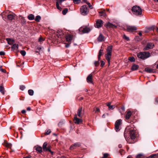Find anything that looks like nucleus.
Segmentation results:
<instances>
[{
	"mask_svg": "<svg viewBox=\"0 0 158 158\" xmlns=\"http://www.w3.org/2000/svg\"><path fill=\"white\" fill-rule=\"evenodd\" d=\"M142 156V155L141 154H139L136 156V158H139Z\"/></svg>",
	"mask_w": 158,
	"mask_h": 158,
	"instance_id": "nucleus-55",
	"label": "nucleus"
},
{
	"mask_svg": "<svg viewBox=\"0 0 158 158\" xmlns=\"http://www.w3.org/2000/svg\"><path fill=\"white\" fill-rule=\"evenodd\" d=\"M21 112L22 114H25L26 113V110H23L21 111Z\"/></svg>",
	"mask_w": 158,
	"mask_h": 158,
	"instance_id": "nucleus-59",
	"label": "nucleus"
},
{
	"mask_svg": "<svg viewBox=\"0 0 158 158\" xmlns=\"http://www.w3.org/2000/svg\"><path fill=\"white\" fill-rule=\"evenodd\" d=\"M111 103L110 102H109L107 103L106 105L107 106L109 107L110 106Z\"/></svg>",
	"mask_w": 158,
	"mask_h": 158,
	"instance_id": "nucleus-60",
	"label": "nucleus"
},
{
	"mask_svg": "<svg viewBox=\"0 0 158 158\" xmlns=\"http://www.w3.org/2000/svg\"><path fill=\"white\" fill-rule=\"evenodd\" d=\"M115 106L114 105H111L108 107L109 109L110 110H112L115 108Z\"/></svg>",
	"mask_w": 158,
	"mask_h": 158,
	"instance_id": "nucleus-40",
	"label": "nucleus"
},
{
	"mask_svg": "<svg viewBox=\"0 0 158 158\" xmlns=\"http://www.w3.org/2000/svg\"><path fill=\"white\" fill-rule=\"evenodd\" d=\"M28 19L30 20H33L35 19V17L33 15L31 14L28 15Z\"/></svg>",
	"mask_w": 158,
	"mask_h": 158,
	"instance_id": "nucleus-29",
	"label": "nucleus"
},
{
	"mask_svg": "<svg viewBox=\"0 0 158 158\" xmlns=\"http://www.w3.org/2000/svg\"><path fill=\"white\" fill-rule=\"evenodd\" d=\"M4 14V13L3 12V13H2L1 14V15L2 16V19H3L5 20V19H4V17L3 16V15Z\"/></svg>",
	"mask_w": 158,
	"mask_h": 158,
	"instance_id": "nucleus-62",
	"label": "nucleus"
},
{
	"mask_svg": "<svg viewBox=\"0 0 158 158\" xmlns=\"http://www.w3.org/2000/svg\"><path fill=\"white\" fill-rule=\"evenodd\" d=\"M31 156L30 155H29L26 157H24L23 158H31Z\"/></svg>",
	"mask_w": 158,
	"mask_h": 158,
	"instance_id": "nucleus-57",
	"label": "nucleus"
},
{
	"mask_svg": "<svg viewBox=\"0 0 158 158\" xmlns=\"http://www.w3.org/2000/svg\"><path fill=\"white\" fill-rule=\"evenodd\" d=\"M41 19V17L40 15H37L35 19V21L37 22H39Z\"/></svg>",
	"mask_w": 158,
	"mask_h": 158,
	"instance_id": "nucleus-31",
	"label": "nucleus"
},
{
	"mask_svg": "<svg viewBox=\"0 0 158 158\" xmlns=\"http://www.w3.org/2000/svg\"><path fill=\"white\" fill-rule=\"evenodd\" d=\"M82 110V107L79 108L77 111V115L80 117L81 118L83 116V114L81 113Z\"/></svg>",
	"mask_w": 158,
	"mask_h": 158,
	"instance_id": "nucleus-17",
	"label": "nucleus"
},
{
	"mask_svg": "<svg viewBox=\"0 0 158 158\" xmlns=\"http://www.w3.org/2000/svg\"><path fill=\"white\" fill-rule=\"evenodd\" d=\"M134 127V125L131 124L130 125V126H128L127 127V128H128L129 129H130V127L133 128H131L130 131V135L131 138L132 139H134L135 138L136 134V131L133 128Z\"/></svg>",
	"mask_w": 158,
	"mask_h": 158,
	"instance_id": "nucleus-3",
	"label": "nucleus"
},
{
	"mask_svg": "<svg viewBox=\"0 0 158 158\" xmlns=\"http://www.w3.org/2000/svg\"><path fill=\"white\" fill-rule=\"evenodd\" d=\"M5 146L7 147L10 148L12 146V145L10 143H5Z\"/></svg>",
	"mask_w": 158,
	"mask_h": 158,
	"instance_id": "nucleus-38",
	"label": "nucleus"
},
{
	"mask_svg": "<svg viewBox=\"0 0 158 158\" xmlns=\"http://www.w3.org/2000/svg\"><path fill=\"white\" fill-rule=\"evenodd\" d=\"M44 148V150H43L44 152H47L48 151L50 152V153H51L52 154L53 153V152L51 151V150L50 149V146H48V147H47L46 148Z\"/></svg>",
	"mask_w": 158,
	"mask_h": 158,
	"instance_id": "nucleus-25",
	"label": "nucleus"
},
{
	"mask_svg": "<svg viewBox=\"0 0 158 158\" xmlns=\"http://www.w3.org/2000/svg\"><path fill=\"white\" fill-rule=\"evenodd\" d=\"M79 31L81 32L82 33H85L89 32L90 31V29L88 27H81L79 29Z\"/></svg>",
	"mask_w": 158,
	"mask_h": 158,
	"instance_id": "nucleus-6",
	"label": "nucleus"
},
{
	"mask_svg": "<svg viewBox=\"0 0 158 158\" xmlns=\"http://www.w3.org/2000/svg\"><path fill=\"white\" fill-rule=\"evenodd\" d=\"M158 154H154L150 156L148 158H158Z\"/></svg>",
	"mask_w": 158,
	"mask_h": 158,
	"instance_id": "nucleus-26",
	"label": "nucleus"
},
{
	"mask_svg": "<svg viewBox=\"0 0 158 158\" xmlns=\"http://www.w3.org/2000/svg\"><path fill=\"white\" fill-rule=\"evenodd\" d=\"M122 120L120 119L116 121L115 124V129L117 132L118 131L120 130V128Z\"/></svg>",
	"mask_w": 158,
	"mask_h": 158,
	"instance_id": "nucleus-5",
	"label": "nucleus"
},
{
	"mask_svg": "<svg viewBox=\"0 0 158 158\" xmlns=\"http://www.w3.org/2000/svg\"><path fill=\"white\" fill-rule=\"evenodd\" d=\"M56 6L57 8L58 9H59V1H57L56 2Z\"/></svg>",
	"mask_w": 158,
	"mask_h": 158,
	"instance_id": "nucleus-50",
	"label": "nucleus"
},
{
	"mask_svg": "<svg viewBox=\"0 0 158 158\" xmlns=\"http://www.w3.org/2000/svg\"><path fill=\"white\" fill-rule=\"evenodd\" d=\"M154 46V44L152 43H148L147 44L146 47L143 48V50H148L149 49L152 48Z\"/></svg>",
	"mask_w": 158,
	"mask_h": 158,
	"instance_id": "nucleus-7",
	"label": "nucleus"
},
{
	"mask_svg": "<svg viewBox=\"0 0 158 158\" xmlns=\"http://www.w3.org/2000/svg\"><path fill=\"white\" fill-rule=\"evenodd\" d=\"M20 52L21 55L23 56H25L26 54V52L24 50L21 51Z\"/></svg>",
	"mask_w": 158,
	"mask_h": 158,
	"instance_id": "nucleus-39",
	"label": "nucleus"
},
{
	"mask_svg": "<svg viewBox=\"0 0 158 158\" xmlns=\"http://www.w3.org/2000/svg\"><path fill=\"white\" fill-rule=\"evenodd\" d=\"M111 55L112 54L111 53H107L106 54L105 56V57L106 59V60L107 61L109 65L110 64V61L111 58Z\"/></svg>",
	"mask_w": 158,
	"mask_h": 158,
	"instance_id": "nucleus-14",
	"label": "nucleus"
},
{
	"mask_svg": "<svg viewBox=\"0 0 158 158\" xmlns=\"http://www.w3.org/2000/svg\"><path fill=\"white\" fill-rule=\"evenodd\" d=\"M31 110V109L30 107H28L27 108V110L28 111H30Z\"/></svg>",
	"mask_w": 158,
	"mask_h": 158,
	"instance_id": "nucleus-63",
	"label": "nucleus"
},
{
	"mask_svg": "<svg viewBox=\"0 0 158 158\" xmlns=\"http://www.w3.org/2000/svg\"><path fill=\"white\" fill-rule=\"evenodd\" d=\"M139 68V66L135 64H134L131 67V70L132 71L137 70Z\"/></svg>",
	"mask_w": 158,
	"mask_h": 158,
	"instance_id": "nucleus-20",
	"label": "nucleus"
},
{
	"mask_svg": "<svg viewBox=\"0 0 158 158\" xmlns=\"http://www.w3.org/2000/svg\"><path fill=\"white\" fill-rule=\"evenodd\" d=\"M51 132V131L49 129V130H48L47 131L45 132V134L48 135Z\"/></svg>",
	"mask_w": 158,
	"mask_h": 158,
	"instance_id": "nucleus-44",
	"label": "nucleus"
},
{
	"mask_svg": "<svg viewBox=\"0 0 158 158\" xmlns=\"http://www.w3.org/2000/svg\"><path fill=\"white\" fill-rule=\"evenodd\" d=\"M103 50L101 49L99 51L98 58V60H99L100 59L101 56L103 54Z\"/></svg>",
	"mask_w": 158,
	"mask_h": 158,
	"instance_id": "nucleus-23",
	"label": "nucleus"
},
{
	"mask_svg": "<svg viewBox=\"0 0 158 158\" xmlns=\"http://www.w3.org/2000/svg\"><path fill=\"white\" fill-rule=\"evenodd\" d=\"M19 48V45L17 44H13L12 47H11V48L14 50L17 49H18Z\"/></svg>",
	"mask_w": 158,
	"mask_h": 158,
	"instance_id": "nucleus-27",
	"label": "nucleus"
},
{
	"mask_svg": "<svg viewBox=\"0 0 158 158\" xmlns=\"http://www.w3.org/2000/svg\"><path fill=\"white\" fill-rule=\"evenodd\" d=\"M0 71H2V72L4 73H5L6 71L5 69H0Z\"/></svg>",
	"mask_w": 158,
	"mask_h": 158,
	"instance_id": "nucleus-56",
	"label": "nucleus"
},
{
	"mask_svg": "<svg viewBox=\"0 0 158 158\" xmlns=\"http://www.w3.org/2000/svg\"><path fill=\"white\" fill-rule=\"evenodd\" d=\"M68 9L67 8H65L62 11V13L63 15H65L68 12Z\"/></svg>",
	"mask_w": 158,
	"mask_h": 158,
	"instance_id": "nucleus-33",
	"label": "nucleus"
},
{
	"mask_svg": "<svg viewBox=\"0 0 158 158\" xmlns=\"http://www.w3.org/2000/svg\"><path fill=\"white\" fill-rule=\"evenodd\" d=\"M35 150L38 152L41 153L42 152V149L41 146L37 145L35 147Z\"/></svg>",
	"mask_w": 158,
	"mask_h": 158,
	"instance_id": "nucleus-16",
	"label": "nucleus"
},
{
	"mask_svg": "<svg viewBox=\"0 0 158 158\" xmlns=\"http://www.w3.org/2000/svg\"><path fill=\"white\" fill-rule=\"evenodd\" d=\"M5 89L4 87L0 85V92L3 94H4Z\"/></svg>",
	"mask_w": 158,
	"mask_h": 158,
	"instance_id": "nucleus-30",
	"label": "nucleus"
},
{
	"mask_svg": "<svg viewBox=\"0 0 158 158\" xmlns=\"http://www.w3.org/2000/svg\"><path fill=\"white\" fill-rule=\"evenodd\" d=\"M100 111V109L98 108L97 107L96 108L95 112H99Z\"/></svg>",
	"mask_w": 158,
	"mask_h": 158,
	"instance_id": "nucleus-54",
	"label": "nucleus"
},
{
	"mask_svg": "<svg viewBox=\"0 0 158 158\" xmlns=\"http://www.w3.org/2000/svg\"><path fill=\"white\" fill-rule=\"evenodd\" d=\"M93 75L92 74H89L86 78V80L88 83L93 84L92 78Z\"/></svg>",
	"mask_w": 158,
	"mask_h": 158,
	"instance_id": "nucleus-11",
	"label": "nucleus"
},
{
	"mask_svg": "<svg viewBox=\"0 0 158 158\" xmlns=\"http://www.w3.org/2000/svg\"><path fill=\"white\" fill-rule=\"evenodd\" d=\"M34 92L32 89H29L28 90V93L29 95L32 96L33 95Z\"/></svg>",
	"mask_w": 158,
	"mask_h": 158,
	"instance_id": "nucleus-32",
	"label": "nucleus"
},
{
	"mask_svg": "<svg viewBox=\"0 0 158 158\" xmlns=\"http://www.w3.org/2000/svg\"><path fill=\"white\" fill-rule=\"evenodd\" d=\"M73 3L75 4H78L80 3L81 2V0H73Z\"/></svg>",
	"mask_w": 158,
	"mask_h": 158,
	"instance_id": "nucleus-37",
	"label": "nucleus"
},
{
	"mask_svg": "<svg viewBox=\"0 0 158 158\" xmlns=\"http://www.w3.org/2000/svg\"><path fill=\"white\" fill-rule=\"evenodd\" d=\"M15 17V15L12 14H9L7 16L8 19L10 21H12L14 19Z\"/></svg>",
	"mask_w": 158,
	"mask_h": 158,
	"instance_id": "nucleus-22",
	"label": "nucleus"
},
{
	"mask_svg": "<svg viewBox=\"0 0 158 158\" xmlns=\"http://www.w3.org/2000/svg\"><path fill=\"white\" fill-rule=\"evenodd\" d=\"M99 64V63L98 61H96L94 62V64L96 66H98Z\"/></svg>",
	"mask_w": 158,
	"mask_h": 158,
	"instance_id": "nucleus-46",
	"label": "nucleus"
},
{
	"mask_svg": "<svg viewBox=\"0 0 158 158\" xmlns=\"http://www.w3.org/2000/svg\"><path fill=\"white\" fill-rule=\"evenodd\" d=\"M123 38L124 39L126 40H127V41H128V40H129V37H127V36L125 35H124V36H123Z\"/></svg>",
	"mask_w": 158,
	"mask_h": 158,
	"instance_id": "nucleus-43",
	"label": "nucleus"
},
{
	"mask_svg": "<svg viewBox=\"0 0 158 158\" xmlns=\"http://www.w3.org/2000/svg\"><path fill=\"white\" fill-rule=\"evenodd\" d=\"M21 22L22 24H24L26 23V21L25 19L22 17L21 18Z\"/></svg>",
	"mask_w": 158,
	"mask_h": 158,
	"instance_id": "nucleus-34",
	"label": "nucleus"
},
{
	"mask_svg": "<svg viewBox=\"0 0 158 158\" xmlns=\"http://www.w3.org/2000/svg\"><path fill=\"white\" fill-rule=\"evenodd\" d=\"M137 29V27L135 26H129L127 27V31L128 32H132Z\"/></svg>",
	"mask_w": 158,
	"mask_h": 158,
	"instance_id": "nucleus-9",
	"label": "nucleus"
},
{
	"mask_svg": "<svg viewBox=\"0 0 158 158\" xmlns=\"http://www.w3.org/2000/svg\"><path fill=\"white\" fill-rule=\"evenodd\" d=\"M25 88V86L23 85H22L20 86V89L22 90H23Z\"/></svg>",
	"mask_w": 158,
	"mask_h": 158,
	"instance_id": "nucleus-48",
	"label": "nucleus"
},
{
	"mask_svg": "<svg viewBox=\"0 0 158 158\" xmlns=\"http://www.w3.org/2000/svg\"><path fill=\"white\" fill-rule=\"evenodd\" d=\"M97 39L98 41L102 42L104 40V37L101 34H100Z\"/></svg>",
	"mask_w": 158,
	"mask_h": 158,
	"instance_id": "nucleus-18",
	"label": "nucleus"
},
{
	"mask_svg": "<svg viewBox=\"0 0 158 158\" xmlns=\"http://www.w3.org/2000/svg\"><path fill=\"white\" fill-rule=\"evenodd\" d=\"M99 13L100 14H102L101 15L102 16H104L106 15V13H105V12L104 11H102L99 12Z\"/></svg>",
	"mask_w": 158,
	"mask_h": 158,
	"instance_id": "nucleus-45",
	"label": "nucleus"
},
{
	"mask_svg": "<svg viewBox=\"0 0 158 158\" xmlns=\"http://www.w3.org/2000/svg\"><path fill=\"white\" fill-rule=\"evenodd\" d=\"M105 26L106 28H114L116 27V26L111 23L108 22L104 25Z\"/></svg>",
	"mask_w": 158,
	"mask_h": 158,
	"instance_id": "nucleus-13",
	"label": "nucleus"
},
{
	"mask_svg": "<svg viewBox=\"0 0 158 158\" xmlns=\"http://www.w3.org/2000/svg\"><path fill=\"white\" fill-rule=\"evenodd\" d=\"M156 102H157V103H158V98H156Z\"/></svg>",
	"mask_w": 158,
	"mask_h": 158,
	"instance_id": "nucleus-64",
	"label": "nucleus"
},
{
	"mask_svg": "<svg viewBox=\"0 0 158 158\" xmlns=\"http://www.w3.org/2000/svg\"><path fill=\"white\" fill-rule=\"evenodd\" d=\"M121 109L123 111H125V107L124 106H122L121 108Z\"/></svg>",
	"mask_w": 158,
	"mask_h": 158,
	"instance_id": "nucleus-58",
	"label": "nucleus"
},
{
	"mask_svg": "<svg viewBox=\"0 0 158 158\" xmlns=\"http://www.w3.org/2000/svg\"><path fill=\"white\" fill-rule=\"evenodd\" d=\"M47 145H48V143L47 142H45V143H44L43 145V150H45L44 149V148L46 149L45 148H46L47 147Z\"/></svg>",
	"mask_w": 158,
	"mask_h": 158,
	"instance_id": "nucleus-36",
	"label": "nucleus"
},
{
	"mask_svg": "<svg viewBox=\"0 0 158 158\" xmlns=\"http://www.w3.org/2000/svg\"><path fill=\"white\" fill-rule=\"evenodd\" d=\"M81 146V143L79 142L76 143L72 145L70 147V149L72 150L75 148L76 147H77Z\"/></svg>",
	"mask_w": 158,
	"mask_h": 158,
	"instance_id": "nucleus-15",
	"label": "nucleus"
},
{
	"mask_svg": "<svg viewBox=\"0 0 158 158\" xmlns=\"http://www.w3.org/2000/svg\"><path fill=\"white\" fill-rule=\"evenodd\" d=\"M5 54V53L4 52L2 51L0 52V55L3 56Z\"/></svg>",
	"mask_w": 158,
	"mask_h": 158,
	"instance_id": "nucleus-53",
	"label": "nucleus"
},
{
	"mask_svg": "<svg viewBox=\"0 0 158 158\" xmlns=\"http://www.w3.org/2000/svg\"><path fill=\"white\" fill-rule=\"evenodd\" d=\"M113 46L112 45H110L108 46L106 49V52L107 53L112 54V51Z\"/></svg>",
	"mask_w": 158,
	"mask_h": 158,
	"instance_id": "nucleus-21",
	"label": "nucleus"
},
{
	"mask_svg": "<svg viewBox=\"0 0 158 158\" xmlns=\"http://www.w3.org/2000/svg\"><path fill=\"white\" fill-rule=\"evenodd\" d=\"M145 70L147 73H151L153 72V70L152 69H150L148 68H145Z\"/></svg>",
	"mask_w": 158,
	"mask_h": 158,
	"instance_id": "nucleus-28",
	"label": "nucleus"
},
{
	"mask_svg": "<svg viewBox=\"0 0 158 158\" xmlns=\"http://www.w3.org/2000/svg\"><path fill=\"white\" fill-rule=\"evenodd\" d=\"M124 136L126 139V138L127 137V133H126V131H125L124 133Z\"/></svg>",
	"mask_w": 158,
	"mask_h": 158,
	"instance_id": "nucleus-52",
	"label": "nucleus"
},
{
	"mask_svg": "<svg viewBox=\"0 0 158 158\" xmlns=\"http://www.w3.org/2000/svg\"><path fill=\"white\" fill-rule=\"evenodd\" d=\"M128 59L131 62H134L135 61V59L133 57H129Z\"/></svg>",
	"mask_w": 158,
	"mask_h": 158,
	"instance_id": "nucleus-35",
	"label": "nucleus"
},
{
	"mask_svg": "<svg viewBox=\"0 0 158 158\" xmlns=\"http://www.w3.org/2000/svg\"><path fill=\"white\" fill-rule=\"evenodd\" d=\"M135 39L137 41H140L141 39H142V38H139V36H136L135 38Z\"/></svg>",
	"mask_w": 158,
	"mask_h": 158,
	"instance_id": "nucleus-42",
	"label": "nucleus"
},
{
	"mask_svg": "<svg viewBox=\"0 0 158 158\" xmlns=\"http://www.w3.org/2000/svg\"><path fill=\"white\" fill-rule=\"evenodd\" d=\"M70 44H71V43H68L67 44H66L65 45V47L66 48H68V47H69V45Z\"/></svg>",
	"mask_w": 158,
	"mask_h": 158,
	"instance_id": "nucleus-51",
	"label": "nucleus"
},
{
	"mask_svg": "<svg viewBox=\"0 0 158 158\" xmlns=\"http://www.w3.org/2000/svg\"><path fill=\"white\" fill-rule=\"evenodd\" d=\"M101 67H103L104 65L105 64V62L102 60H101Z\"/></svg>",
	"mask_w": 158,
	"mask_h": 158,
	"instance_id": "nucleus-49",
	"label": "nucleus"
},
{
	"mask_svg": "<svg viewBox=\"0 0 158 158\" xmlns=\"http://www.w3.org/2000/svg\"><path fill=\"white\" fill-rule=\"evenodd\" d=\"M132 113L131 111H128L127 112V113L126 114L125 118L127 119H128L131 115Z\"/></svg>",
	"mask_w": 158,
	"mask_h": 158,
	"instance_id": "nucleus-19",
	"label": "nucleus"
},
{
	"mask_svg": "<svg viewBox=\"0 0 158 158\" xmlns=\"http://www.w3.org/2000/svg\"><path fill=\"white\" fill-rule=\"evenodd\" d=\"M80 11L81 14L83 15H87L88 13V11L86 5H85L81 6Z\"/></svg>",
	"mask_w": 158,
	"mask_h": 158,
	"instance_id": "nucleus-4",
	"label": "nucleus"
},
{
	"mask_svg": "<svg viewBox=\"0 0 158 158\" xmlns=\"http://www.w3.org/2000/svg\"><path fill=\"white\" fill-rule=\"evenodd\" d=\"M6 40L10 45H11L14 43V40L12 39L7 38Z\"/></svg>",
	"mask_w": 158,
	"mask_h": 158,
	"instance_id": "nucleus-24",
	"label": "nucleus"
},
{
	"mask_svg": "<svg viewBox=\"0 0 158 158\" xmlns=\"http://www.w3.org/2000/svg\"><path fill=\"white\" fill-rule=\"evenodd\" d=\"M73 36L71 35H68L66 36V39L68 43H71L72 40L73 39Z\"/></svg>",
	"mask_w": 158,
	"mask_h": 158,
	"instance_id": "nucleus-12",
	"label": "nucleus"
},
{
	"mask_svg": "<svg viewBox=\"0 0 158 158\" xmlns=\"http://www.w3.org/2000/svg\"><path fill=\"white\" fill-rule=\"evenodd\" d=\"M44 39L42 38V37H40L39 39V41L40 42H41L44 41Z\"/></svg>",
	"mask_w": 158,
	"mask_h": 158,
	"instance_id": "nucleus-41",
	"label": "nucleus"
},
{
	"mask_svg": "<svg viewBox=\"0 0 158 158\" xmlns=\"http://www.w3.org/2000/svg\"><path fill=\"white\" fill-rule=\"evenodd\" d=\"M73 121L76 124H79L82 123V120L80 118H78L77 117V115L75 114L74 116Z\"/></svg>",
	"mask_w": 158,
	"mask_h": 158,
	"instance_id": "nucleus-10",
	"label": "nucleus"
},
{
	"mask_svg": "<svg viewBox=\"0 0 158 158\" xmlns=\"http://www.w3.org/2000/svg\"><path fill=\"white\" fill-rule=\"evenodd\" d=\"M86 3L88 5L89 7V8L90 9H92V8H93L92 6V5H91V4H90V3H89V2H86Z\"/></svg>",
	"mask_w": 158,
	"mask_h": 158,
	"instance_id": "nucleus-47",
	"label": "nucleus"
},
{
	"mask_svg": "<svg viewBox=\"0 0 158 158\" xmlns=\"http://www.w3.org/2000/svg\"><path fill=\"white\" fill-rule=\"evenodd\" d=\"M103 23V21L101 19H98L96 21L95 27L98 28L101 27Z\"/></svg>",
	"mask_w": 158,
	"mask_h": 158,
	"instance_id": "nucleus-8",
	"label": "nucleus"
},
{
	"mask_svg": "<svg viewBox=\"0 0 158 158\" xmlns=\"http://www.w3.org/2000/svg\"><path fill=\"white\" fill-rule=\"evenodd\" d=\"M131 10L133 14L135 15L138 16H140L142 15V9L138 6H134L131 9Z\"/></svg>",
	"mask_w": 158,
	"mask_h": 158,
	"instance_id": "nucleus-1",
	"label": "nucleus"
},
{
	"mask_svg": "<svg viewBox=\"0 0 158 158\" xmlns=\"http://www.w3.org/2000/svg\"><path fill=\"white\" fill-rule=\"evenodd\" d=\"M151 56V54L148 52H141L138 53L137 56L139 58L144 60Z\"/></svg>",
	"mask_w": 158,
	"mask_h": 158,
	"instance_id": "nucleus-2",
	"label": "nucleus"
},
{
	"mask_svg": "<svg viewBox=\"0 0 158 158\" xmlns=\"http://www.w3.org/2000/svg\"><path fill=\"white\" fill-rule=\"evenodd\" d=\"M41 49V48L40 46H38L37 48V49L38 50H40Z\"/></svg>",
	"mask_w": 158,
	"mask_h": 158,
	"instance_id": "nucleus-61",
	"label": "nucleus"
}]
</instances>
